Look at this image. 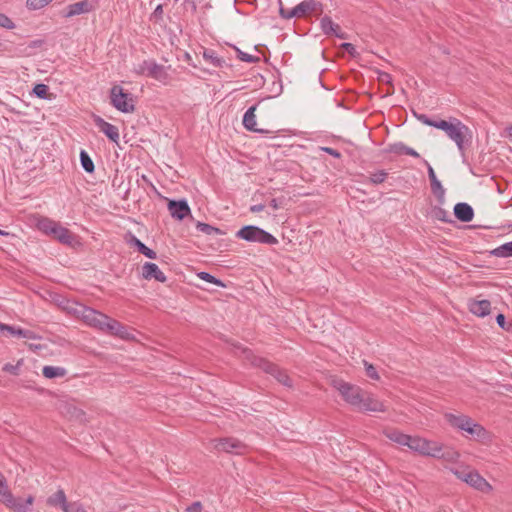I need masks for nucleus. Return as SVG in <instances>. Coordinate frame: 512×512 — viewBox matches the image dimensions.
Returning <instances> with one entry per match:
<instances>
[{
	"label": "nucleus",
	"instance_id": "a211bd4d",
	"mask_svg": "<svg viewBox=\"0 0 512 512\" xmlns=\"http://www.w3.org/2000/svg\"><path fill=\"white\" fill-rule=\"evenodd\" d=\"M257 109V105H253L245 112L243 116V126L252 132L260 133V134H267L269 133L268 130L265 129H259L257 128V122H256V115L255 111Z\"/></svg>",
	"mask_w": 512,
	"mask_h": 512
},
{
	"label": "nucleus",
	"instance_id": "473e14b6",
	"mask_svg": "<svg viewBox=\"0 0 512 512\" xmlns=\"http://www.w3.org/2000/svg\"><path fill=\"white\" fill-rule=\"evenodd\" d=\"M196 229L202 233H205L207 235H221L223 232L210 224L203 223V222H197Z\"/></svg>",
	"mask_w": 512,
	"mask_h": 512
},
{
	"label": "nucleus",
	"instance_id": "72a5a7b5",
	"mask_svg": "<svg viewBox=\"0 0 512 512\" xmlns=\"http://www.w3.org/2000/svg\"><path fill=\"white\" fill-rule=\"evenodd\" d=\"M430 184L433 194L436 196L440 203H443L445 200V189L442 186L441 182L437 179L433 180Z\"/></svg>",
	"mask_w": 512,
	"mask_h": 512
},
{
	"label": "nucleus",
	"instance_id": "6e6552de",
	"mask_svg": "<svg viewBox=\"0 0 512 512\" xmlns=\"http://www.w3.org/2000/svg\"><path fill=\"white\" fill-rule=\"evenodd\" d=\"M110 101L112 106L122 113H132L135 110L133 95L125 92L119 85H114L110 89Z\"/></svg>",
	"mask_w": 512,
	"mask_h": 512
},
{
	"label": "nucleus",
	"instance_id": "a878e982",
	"mask_svg": "<svg viewBox=\"0 0 512 512\" xmlns=\"http://www.w3.org/2000/svg\"><path fill=\"white\" fill-rule=\"evenodd\" d=\"M58 224V222L50 218L42 217L37 221V228L46 235L51 236L53 232H55V229L58 226Z\"/></svg>",
	"mask_w": 512,
	"mask_h": 512
},
{
	"label": "nucleus",
	"instance_id": "c9c22d12",
	"mask_svg": "<svg viewBox=\"0 0 512 512\" xmlns=\"http://www.w3.org/2000/svg\"><path fill=\"white\" fill-rule=\"evenodd\" d=\"M198 277L208 283H212L220 287H225V284L220 279H217L208 272H199Z\"/></svg>",
	"mask_w": 512,
	"mask_h": 512
},
{
	"label": "nucleus",
	"instance_id": "8fccbe9b",
	"mask_svg": "<svg viewBox=\"0 0 512 512\" xmlns=\"http://www.w3.org/2000/svg\"><path fill=\"white\" fill-rule=\"evenodd\" d=\"M321 150L328 153L329 155L339 158L341 156L340 152L331 148V147H321Z\"/></svg>",
	"mask_w": 512,
	"mask_h": 512
},
{
	"label": "nucleus",
	"instance_id": "5701e85b",
	"mask_svg": "<svg viewBox=\"0 0 512 512\" xmlns=\"http://www.w3.org/2000/svg\"><path fill=\"white\" fill-rule=\"evenodd\" d=\"M383 434L390 441L398 444L399 446L407 447L409 436L398 429H385Z\"/></svg>",
	"mask_w": 512,
	"mask_h": 512
},
{
	"label": "nucleus",
	"instance_id": "412c9836",
	"mask_svg": "<svg viewBox=\"0 0 512 512\" xmlns=\"http://www.w3.org/2000/svg\"><path fill=\"white\" fill-rule=\"evenodd\" d=\"M462 431L468 433L475 440H483L487 436L486 429L472 418L469 419V424L465 425Z\"/></svg>",
	"mask_w": 512,
	"mask_h": 512
},
{
	"label": "nucleus",
	"instance_id": "bf43d9fd",
	"mask_svg": "<svg viewBox=\"0 0 512 512\" xmlns=\"http://www.w3.org/2000/svg\"><path fill=\"white\" fill-rule=\"evenodd\" d=\"M336 37L340 38V39H345L346 38V35L345 33L341 32L340 31H336V34H334Z\"/></svg>",
	"mask_w": 512,
	"mask_h": 512
},
{
	"label": "nucleus",
	"instance_id": "20e7f679",
	"mask_svg": "<svg viewBox=\"0 0 512 512\" xmlns=\"http://www.w3.org/2000/svg\"><path fill=\"white\" fill-rule=\"evenodd\" d=\"M407 447L422 456L433 457V458H442L443 454V445L436 441L428 440L424 437L415 435L409 436Z\"/></svg>",
	"mask_w": 512,
	"mask_h": 512
},
{
	"label": "nucleus",
	"instance_id": "e2e57ef3",
	"mask_svg": "<svg viewBox=\"0 0 512 512\" xmlns=\"http://www.w3.org/2000/svg\"><path fill=\"white\" fill-rule=\"evenodd\" d=\"M0 235L1 236H8V235H10V233L0 229Z\"/></svg>",
	"mask_w": 512,
	"mask_h": 512
},
{
	"label": "nucleus",
	"instance_id": "dca6fc26",
	"mask_svg": "<svg viewBox=\"0 0 512 512\" xmlns=\"http://www.w3.org/2000/svg\"><path fill=\"white\" fill-rule=\"evenodd\" d=\"M142 276L144 279L151 280L155 279L158 282L164 283L167 280L165 274L160 270L157 264L152 262H146L142 266Z\"/></svg>",
	"mask_w": 512,
	"mask_h": 512
},
{
	"label": "nucleus",
	"instance_id": "f03ea898",
	"mask_svg": "<svg viewBox=\"0 0 512 512\" xmlns=\"http://www.w3.org/2000/svg\"><path fill=\"white\" fill-rule=\"evenodd\" d=\"M82 316L89 325L101 331L124 337L125 327L106 314L89 307H83Z\"/></svg>",
	"mask_w": 512,
	"mask_h": 512
},
{
	"label": "nucleus",
	"instance_id": "de8ad7c7",
	"mask_svg": "<svg viewBox=\"0 0 512 512\" xmlns=\"http://www.w3.org/2000/svg\"><path fill=\"white\" fill-rule=\"evenodd\" d=\"M418 119L425 125L427 126H430V127H434L435 128V125L438 123V121L436 120H432L430 119L427 115L425 114H421L418 116Z\"/></svg>",
	"mask_w": 512,
	"mask_h": 512
},
{
	"label": "nucleus",
	"instance_id": "a18cd8bd",
	"mask_svg": "<svg viewBox=\"0 0 512 512\" xmlns=\"http://www.w3.org/2000/svg\"><path fill=\"white\" fill-rule=\"evenodd\" d=\"M407 147L408 146H406L404 143L397 142V143L390 145V152L402 155V154H405Z\"/></svg>",
	"mask_w": 512,
	"mask_h": 512
},
{
	"label": "nucleus",
	"instance_id": "79ce46f5",
	"mask_svg": "<svg viewBox=\"0 0 512 512\" xmlns=\"http://www.w3.org/2000/svg\"><path fill=\"white\" fill-rule=\"evenodd\" d=\"M0 27L12 30L15 28V24L7 15L0 13Z\"/></svg>",
	"mask_w": 512,
	"mask_h": 512
},
{
	"label": "nucleus",
	"instance_id": "4d7b16f0",
	"mask_svg": "<svg viewBox=\"0 0 512 512\" xmlns=\"http://www.w3.org/2000/svg\"><path fill=\"white\" fill-rule=\"evenodd\" d=\"M163 13V9H162V6L161 5H158L155 10H154V15L155 16H160L161 14Z\"/></svg>",
	"mask_w": 512,
	"mask_h": 512
},
{
	"label": "nucleus",
	"instance_id": "3c124183",
	"mask_svg": "<svg viewBox=\"0 0 512 512\" xmlns=\"http://www.w3.org/2000/svg\"><path fill=\"white\" fill-rule=\"evenodd\" d=\"M341 47L344 48L351 55H355V53H356L355 46L352 43H348V42L342 43Z\"/></svg>",
	"mask_w": 512,
	"mask_h": 512
},
{
	"label": "nucleus",
	"instance_id": "393cba45",
	"mask_svg": "<svg viewBox=\"0 0 512 512\" xmlns=\"http://www.w3.org/2000/svg\"><path fill=\"white\" fill-rule=\"evenodd\" d=\"M55 239H57L60 243L71 245L74 241L73 234L65 227L58 224V226L55 229V232L51 235Z\"/></svg>",
	"mask_w": 512,
	"mask_h": 512
},
{
	"label": "nucleus",
	"instance_id": "f257e3e1",
	"mask_svg": "<svg viewBox=\"0 0 512 512\" xmlns=\"http://www.w3.org/2000/svg\"><path fill=\"white\" fill-rule=\"evenodd\" d=\"M343 400L358 412H385L386 406L371 393L343 380L333 381Z\"/></svg>",
	"mask_w": 512,
	"mask_h": 512
},
{
	"label": "nucleus",
	"instance_id": "b1692460",
	"mask_svg": "<svg viewBox=\"0 0 512 512\" xmlns=\"http://www.w3.org/2000/svg\"><path fill=\"white\" fill-rule=\"evenodd\" d=\"M445 418L452 427L462 431L465 425L469 424L471 417L464 414L447 413L445 414Z\"/></svg>",
	"mask_w": 512,
	"mask_h": 512
},
{
	"label": "nucleus",
	"instance_id": "f3484780",
	"mask_svg": "<svg viewBox=\"0 0 512 512\" xmlns=\"http://www.w3.org/2000/svg\"><path fill=\"white\" fill-rule=\"evenodd\" d=\"M94 121L96 126L100 129V131L104 133L112 142H118L119 130L115 125L105 121L99 116L95 117Z\"/></svg>",
	"mask_w": 512,
	"mask_h": 512
},
{
	"label": "nucleus",
	"instance_id": "4c0bfd02",
	"mask_svg": "<svg viewBox=\"0 0 512 512\" xmlns=\"http://www.w3.org/2000/svg\"><path fill=\"white\" fill-rule=\"evenodd\" d=\"M53 0H27V8L31 10H38L48 5Z\"/></svg>",
	"mask_w": 512,
	"mask_h": 512
},
{
	"label": "nucleus",
	"instance_id": "c756f323",
	"mask_svg": "<svg viewBox=\"0 0 512 512\" xmlns=\"http://www.w3.org/2000/svg\"><path fill=\"white\" fill-rule=\"evenodd\" d=\"M203 58L214 67H223L225 64V60L218 57L217 53L212 49L204 50Z\"/></svg>",
	"mask_w": 512,
	"mask_h": 512
},
{
	"label": "nucleus",
	"instance_id": "58836bf2",
	"mask_svg": "<svg viewBox=\"0 0 512 512\" xmlns=\"http://www.w3.org/2000/svg\"><path fill=\"white\" fill-rule=\"evenodd\" d=\"M48 90V86L41 83L34 86L33 93L41 99H47Z\"/></svg>",
	"mask_w": 512,
	"mask_h": 512
},
{
	"label": "nucleus",
	"instance_id": "c85d7f7f",
	"mask_svg": "<svg viewBox=\"0 0 512 512\" xmlns=\"http://www.w3.org/2000/svg\"><path fill=\"white\" fill-rule=\"evenodd\" d=\"M43 375L48 379L64 377L67 373L66 369L58 366H44Z\"/></svg>",
	"mask_w": 512,
	"mask_h": 512
},
{
	"label": "nucleus",
	"instance_id": "2eb2a0df",
	"mask_svg": "<svg viewBox=\"0 0 512 512\" xmlns=\"http://www.w3.org/2000/svg\"><path fill=\"white\" fill-rule=\"evenodd\" d=\"M126 243L131 247H136L138 252L143 254L149 259H156L157 254L154 250L147 247L143 242H141L134 234L131 232L125 235Z\"/></svg>",
	"mask_w": 512,
	"mask_h": 512
},
{
	"label": "nucleus",
	"instance_id": "ddd939ff",
	"mask_svg": "<svg viewBox=\"0 0 512 512\" xmlns=\"http://www.w3.org/2000/svg\"><path fill=\"white\" fill-rule=\"evenodd\" d=\"M96 0H82L67 6L64 16L67 18L89 13L95 8Z\"/></svg>",
	"mask_w": 512,
	"mask_h": 512
},
{
	"label": "nucleus",
	"instance_id": "6e6d98bb",
	"mask_svg": "<svg viewBox=\"0 0 512 512\" xmlns=\"http://www.w3.org/2000/svg\"><path fill=\"white\" fill-rule=\"evenodd\" d=\"M405 155H409V156H412V157H415V158H419L420 157L419 153L416 150H414L413 148H411V147H407Z\"/></svg>",
	"mask_w": 512,
	"mask_h": 512
},
{
	"label": "nucleus",
	"instance_id": "9b49d317",
	"mask_svg": "<svg viewBox=\"0 0 512 512\" xmlns=\"http://www.w3.org/2000/svg\"><path fill=\"white\" fill-rule=\"evenodd\" d=\"M214 448L218 451L236 455H242L248 450L245 443L233 437L215 439Z\"/></svg>",
	"mask_w": 512,
	"mask_h": 512
},
{
	"label": "nucleus",
	"instance_id": "37998d69",
	"mask_svg": "<svg viewBox=\"0 0 512 512\" xmlns=\"http://www.w3.org/2000/svg\"><path fill=\"white\" fill-rule=\"evenodd\" d=\"M236 50H237L238 58L241 61H244L247 63H255L258 61V57L250 55L248 53H245V52L241 51L240 49H236Z\"/></svg>",
	"mask_w": 512,
	"mask_h": 512
},
{
	"label": "nucleus",
	"instance_id": "4468645a",
	"mask_svg": "<svg viewBox=\"0 0 512 512\" xmlns=\"http://www.w3.org/2000/svg\"><path fill=\"white\" fill-rule=\"evenodd\" d=\"M168 210L171 216L177 220H183L191 212L188 202L185 199L168 203Z\"/></svg>",
	"mask_w": 512,
	"mask_h": 512
},
{
	"label": "nucleus",
	"instance_id": "423d86ee",
	"mask_svg": "<svg viewBox=\"0 0 512 512\" xmlns=\"http://www.w3.org/2000/svg\"><path fill=\"white\" fill-rule=\"evenodd\" d=\"M236 237L252 243L275 245L278 243L276 237L264 229L255 225L243 226L236 232Z\"/></svg>",
	"mask_w": 512,
	"mask_h": 512
},
{
	"label": "nucleus",
	"instance_id": "e433bc0d",
	"mask_svg": "<svg viewBox=\"0 0 512 512\" xmlns=\"http://www.w3.org/2000/svg\"><path fill=\"white\" fill-rule=\"evenodd\" d=\"M11 491L9 490L7 480L2 472H0V502L2 503L6 495Z\"/></svg>",
	"mask_w": 512,
	"mask_h": 512
},
{
	"label": "nucleus",
	"instance_id": "c03bdc74",
	"mask_svg": "<svg viewBox=\"0 0 512 512\" xmlns=\"http://www.w3.org/2000/svg\"><path fill=\"white\" fill-rule=\"evenodd\" d=\"M364 366H365L366 374L369 378H371L373 380L379 379L378 372L372 364H370L368 362H364Z\"/></svg>",
	"mask_w": 512,
	"mask_h": 512
},
{
	"label": "nucleus",
	"instance_id": "603ef678",
	"mask_svg": "<svg viewBox=\"0 0 512 512\" xmlns=\"http://www.w3.org/2000/svg\"><path fill=\"white\" fill-rule=\"evenodd\" d=\"M446 214H447V212L441 208H439L435 211V216L437 217V219H439L441 221H447Z\"/></svg>",
	"mask_w": 512,
	"mask_h": 512
},
{
	"label": "nucleus",
	"instance_id": "13d9d810",
	"mask_svg": "<svg viewBox=\"0 0 512 512\" xmlns=\"http://www.w3.org/2000/svg\"><path fill=\"white\" fill-rule=\"evenodd\" d=\"M270 206L274 209V210H277L279 208V204H278V201L277 199H272L270 201Z\"/></svg>",
	"mask_w": 512,
	"mask_h": 512
},
{
	"label": "nucleus",
	"instance_id": "052dcab7",
	"mask_svg": "<svg viewBox=\"0 0 512 512\" xmlns=\"http://www.w3.org/2000/svg\"><path fill=\"white\" fill-rule=\"evenodd\" d=\"M336 37L340 38V39H345L346 38V35L345 33L341 32L340 31H336V34H334Z\"/></svg>",
	"mask_w": 512,
	"mask_h": 512
},
{
	"label": "nucleus",
	"instance_id": "a19ab883",
	"mask_svg": "<svg viewBox=\"0 0 512 512\" xmlns=\"http://www.w3.org/2000/svg\"><path fill=\"white\" fill-rule=\"evenodd\" d=\"M386 178H387V172L384 170L376 171L374 173H371V175H370V181L373 184H380V183L384 182Z\"/></svg>",
	"mask_w": 512,
	"mask_h": 512
},
{
	"label": "nucleus",
	"instance_id": "864d4df0",
	"mask_svg": "<svg viewBox=\"0 0 512 512\" xmlns=\"http://www.w3.org/2000/svg\"><path fill=\"white\" fill-rule=\"evenodd\" d=\"M496 322H497V324L499 325V327H501V328L505 329V323H506V321H505V316H504L503 314H501V313H500V314H498V315L496 316Z\"/></svg>",
	"mask_w": 512,
	"mask_h": 512
},
{
	"label": "nucleus",
	"instance_id": "4be33fe9",
	"mask_svg": "<svg viewBox=\"0 0 512 512\" xmlns=\"http://www.w3.org/2000/svg\"><path fill=\"white\" fill-rule=\"evenodd\" d=\"M0 331H7L12 336H16L19 338H25V339H36V334L27 329H22L20 327H15L7 324L0 323Z\"/></svg>",
	"mask_w": 512,
	"mask_h": 512
},
{
	"label": "nucleus",
	"instance_id": "f8f14e48",
	"mask_svg": "<svg viewBox=\"0 0 512 512\" xmlns=\"http://www.w3.org/2000/svg\"><path fill=\"white\" fill-rule=\"evenodd\" d=\"M34 502V497L29 495L25 500L15 498L10 492L3 500V504L14 512H28Z\"/></svg>",
	"mask_w": 512,
	"mask_h": 512
},
{
	"label": "nucleus",
	"instance_id": "0eeeda50",
	"mask_svg": "<svg viewBox=\"0 0 512 512\" xmlns=\"http://www.w3.org/2000/svg\"><path fill=\"white\" fill-rule=\"evenodd\" d=\"M133 71L139 76L153 78L162 84H167L169 81V74L166 67L156 63L154 60H144L136 65Z\"/></svg>",
	"mask_w": 512,
	"mask_h": 512
},
{
	"label": "nucleus",
	"instance_id": "ea45409f",
	"mask_svg": "<svg viewBox=\"0 0 512 512\" xmlns=\"http://www.w3.org/2000/svg\"><path fill=\"white\" fill-rule=\"evenodd\" d=\"M22 364H23V360H19L16 364L6 363L3 366L2 370L7 372V373H10L12 375H18L19 374V369L22 366Z\"/></svg>",
	"mask_w": 512,
	"mask_h": 512
},
{
	"label": "nucleus",
	"instance_id": "39448f33",
	"mask_svg": "<svg viewBox=\"0 0 512 512\" xmlns=\"http://www.w3.org/2000/svg\"><path fill=\"white\" fill-rule=\"evenodd\" d=\"M451 471L457 479L479 492L490 493L493 490L492 485L477 470L464 468L452 469Z\"/></svg>",
	"mask_w": 512,
	"mask_h": 512
},
{
	"label": "nucleus",
	"instance_id": "49530a36",
	"mask_svg": "<svg viewBox=\"0 0 512 512\" xmlns=\"http://www.w3.org/2000/svg\"><path fill=\"white\" fill-rule=\"evenodd\" d=\"M422 161H423L424 165L427 167V172H428V177H429L430 183L433 180H437L438 178L435 174L433 167L430 165V163L425 159H422Z\"/></svg>",
	"mask_w": 512,
	"mask_h": 512
},
{
	"label": "nucleus",
	"instance_id": "bb28decb",
	"mask_svg": "<svg viewBox=\"0 0 512 512\" xmlns=\"http://www.w3.org/2000/svg\"><path fill=\"white\" fill-rule=\"evenodd\" d=\"M67 501L66 495L62 489L57 490L53 495L47 499V504L51 507H57L63 509Z\"/></svg>",
	"mask_w": 512,
	"mask_h": 512
},
{
	"label": "nucleus",
	"instance_id": "cd10ccee",
	"mask_svg": "<svg viewBox=\"0 0 512 512\" xmlns=\"http://www.w3.org/2000/svg\"><path fill=\"white\" fill-rule=\"evenodd\" d=\"M320 26L324 34L333 35L336 31H340L338 24L334 23L328 16H324L320 21Z\"/></svg>",
	"mask_w": 512,
	"mask_h": 512
},
{
	"label": "nucleus",
	"instance_id": "aec40b11",
	"mask_svg": "<svg viewBox=\"0 0 512 512\" xmlns=\"http://www.w3.org/2000/svg\"><path fill=\"white\" fill-rule=\"evenodd\" d=\"M454 215L462 222H470L474 217V210L469 204L460 202L454 206Z\"/></svg>",
	"mask_w": 512,
	"mask_h": 512
},
{
	"label": "nucleus",
	"instance_id": "2f4dec72",
	"mask_svg": "<svg viewBox=\"0 0 512 512\" xmlns=\"http://www.w3.org/2000/svg\"><path fill=\"white\" fill-rule=\"evenodd\" d=\"M80 163L82 168L87 173H93L95 165L89 154L85 150L80 151Z\"/></svg>",
	"mask_w": 512,
	"mask_h": 512
},
{
	"label": "nucleus",
	"instance_id": "9d476101",
	"mask_svg": "<svg viewBox=\"0 0 512 512\" xmlns=\"http://www.w3.org/2000/svg\"><path fill=\"white\" fill-rule=\"evenodd\" d=\"M321 4L316 0H304L292 9L280 7V15L282 18L291 19L294 17H303L307 13L315 11Z\"/></svg>",
	"mask_w": 512,
	"mask_h": 512
},
{
	"label": "nucleus",
	"instance_id": "6ab92c4d",
	"mask_svg": "<svg viewBox=\"0 0 512 512\" xmlns=\"http://www.w3.org/2000/svg\"><path fill=\"white\" fill-rule=\"evenodd\" d=\"M469 311L478 316L485 317L489 315L491 311V303L489 300H470L468 303Z\"/></svg>",
	"mask_w": 512,
	"mask_h": 512
},
{
	"label": "nucleus",
	"instance_id": "7c9ffc66",
	"mask_svg": "<svg viewBox=\"0 0 512 512\" xmlns=\"http://www.w3.org/2000/svg\"><path fill=\"white\" fill-rule=\"evenodd\" d=\"M491 254L499 258L512 257V241L504 243L491 251Z\"/></svg>",
	"mask_w": 512,
	"mask_h": 512
},
{
	"label": "nucleus",
	"instance_id": "09e8293b",
	"mask_svg": "<svg viewBox=\"0 0 512 512\" xmlns=\"http://www.w3.org/2000/svg\"><path fill=\"white\" fill-rule=\"evenodd\" d=\"M202 511V504L199 501L193 502L191 505H189L186 508V512H201Z\"/></svg>",
	"mask_w": 512,
	"mask_h": 512
},
{
	"label": "nucleus",
	"instance_id": "680f3d73",
	"mask_svg": "<svg viewBox=\"0 0 512 512\" xmlns=\"http://www.w3.org/2000/svg\"><path fill=\"white\" fill-rule=\"evenodd\" d=\"M506 134L507 136L512 138V126L506 128Z\"/></svg>",
	"mask_w": 512,
	"mask_h": 512
},
{
	"label": "nucleus",
	"instance_id": "7ed1b4c3",
	"mask_svg": "<svg viewBox=\"0 0 512 512\" xmlns=\"http://www.w3.org/2000/svg\"><path fill=\"white\" fill-rule=\"evenodd\" d=\"M435 128L443 130L446 135L455 142L458 150L464 153L465 138L469 134V128L464 125L460 120L453 119V121L439 120Z\"/></svg>",
	"mask_w": 512,
	"mask_h": 512
},
{
	"label": "nucleus",
	"instance_id": "5fc2aeb1",
	"mask_svg": "<svg viewBox=\"0 0 512 512\" xmlns=\"http://www.w3.org/2000/svg\"><path fill=\"white\" fill-rule=\"evenodd\" d=\"M265 206L263 204H255L250 207V211L253 213H258L263 211Z\"/></svg>",
	"mask_w": 512,
	"mask_h": 512
},
{
	"label": "nucleus",
	"instance_id": "1a4fd4ad",
	"mask_svg": "<svg viewBox=\"0 0 512 512\" xmlns=\"http://www.w3.org/2000/svg\"><path fill=\"white\" fill-rule=\"evenodd\" d=\"M251 363L254 366L263 370L264 372L274 376L275 379L282 385L289 388L292 387V380L290 379V377L287 375L285 371L280 370L275 364L269 362L264 358L256 356L253 357Z\"/></svg>",
	"mask_w": 512,
	"mask_h": 512
},
{
	"label": "nucleus",
	"instance_id": "f704fd0d",
	"mask_svg": "<svg viewBox=\"0 0 512 512\" xmlns=\"http://www.w3.org/2000/svg\"><path fill=\"white\" fill-rule=\"evenodd\" d=\"M62 511L63 512H86V510L84 509L82 504L79 503L78 501H74V502L66 501Z\"/></svg>",
	"mask_w": 512,
	"mask_h": 512
}]
</instances>
